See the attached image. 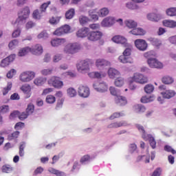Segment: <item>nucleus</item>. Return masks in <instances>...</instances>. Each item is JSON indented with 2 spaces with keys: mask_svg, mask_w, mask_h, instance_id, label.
I'll use <instances>...</instances> for the list:
<instances>
[{
  "mask_svg": "<svg viewBox=\"0 0 176 176\" xmlns=\"http://www.w3.org/2000/svg\"><path fill=\"white\" fill-rule=\"evenodd\" d=\"M29 52H31V47H25L23 48L22 50H20L19 52V56L20 57H23V56H25Z\"/></svg>",
  "mask_w": 176,
  "mask_h": 176,
  "instance_id": "nucleus-40",
  "label": "nucleus"
},
{
  "mask_svg": "<svg viewBox=\"0 0 176 176\" xmlns=\"http://www.w3.org/2000/svg\"><path fill=\"white\" fill-rule=\"evenodd\" d=\"M76 68L80 74H87L90 71V60L89 59H85L80 60L76 64Z\"/></svg>",
  "mask_w": 176,
  "mask_h": 176,
  "instance_id": "nucleus-5",
  "label": "nucleus"
},
{
  "mask_svg": "<svg viewBox=\"0 0 176 176\" xmlns=\"http://www.w3.org/2000/svg\"><path fill=\"white\" fill-rule=\"evenodd\" d=\"M134 109L138 113H142V112H145V111H146V108H145L142 104H135L134 106Z\"/></svg>",
  "mask_w": 176,
  "mask_h": 176,
  "instance_id": "nucleus-35",
  "label": "nucleus"
},
{
  "mask_svg": "<svg viewBox=\"0 0 176 176\" xmlns=\"http://www.w3.org/2000/svg\"><path fill=\"white\" fill-rule=\"evenodd\" d=\"M34 83L36 85V86H42V85H45V83H46V78L38 77L34 79Z\"/></svg>",
  "mask_w": 176,
  "mask_h": 176,
  "instance_id": "nucleus-31",
  "label": "nucleus"
},
{
  "mask_svg": "<svg viewBox=\"0 0 176 176\" xmlns=\"http://www.w3.org/2000/svg\"><path fill=\"white\" fill-rule=\"evenodd\" d=\"M102 36V33L99 31H92L89 32L88 34V40L91 41L92 42H96V41H99V39H101Z\"/></svg>",
  "mask_w": 176,
  "mask_h": 176,
  "instance_id": "nucleus-13",
  "label": "nucleus"
},
{
  "mask_svg": "<svg viewBox=\"0 0 176 176\" xmlns=\"http://www.w3.org/2000/svg\"><path fill=\"white\" fill-rule=\"evenodd\" d=\"M98 14L100 17H105L109 14V10L107 8H103L99 10Z\"/></svg>",
  "mask_w": 176,
  "mask_h": 176,
  "instance_id": "nucleus-36",
  "label": "nucleus"
},
{
  "mask_svg": "<svg viewBox=\"0 0 176 176\" xmlns=\"http://www.w3.org/2000/svg\"><path fill=\"white\" fill-rule=\"evenodd\" d=\"M65 42H67L65 38H54L51 40V45L52 47H58V46H63Z\"/></svg>",
  "mask_w": 176,
  "mask_h": 176,
  "instance_id": "nucleus-19",
  "label": "nucleus"
},
{
  "mask_svg": "<svg viewBox=\"0 0 176 176\" xmlns=\"http://www.w3.org/2000/svg\"><path fill=\"white\" fill-rule=\"evenodd\" d=\"M37 38L38 39H47L49 38V34L44 30L38 34Z\"/></svg>",
  "mask_w": 176,
  "mask_h": 176,
  "instance_id": "nucleus-50",
  "label": "nucleus"
},
{
  "mask_svg": "<svg viewBox=\"0 0 176 176\" xmlns=\"http://www.w3.org/2000/svg\"><path fill=\"white\" fill-rule=\"evenodd\" d=\"M93 87L98 93H105V91H108V85L104 82H95Z\"/></svg>",
  "mask_w": 176,
  "mask_h": 176,
  "instance_id": "nucleus-8",
  "label": "nucleus"
},
{
  "mask_svg": "<svg viewBox=\"0 0 176 176\" xmlns=\"http://www.w3.org/2000/svg\"><path fill=\"white\" fill-rule=\"evenodd\" d=\"M95 10H90L89 12V17H91V19H92V20H94V21H97V20H98V15H97L96 14H94Z\"/></svg>",
  "mask_w": 176,
  "mask_h": 176,
  "instance_id": "nucleus-57",
  "label": "nucleus"
},
{
  "mask_svg": "<svg viewBox=\"0 0 176 176\" xmlns=\"http://www.w3.org/2000/svg\"><path fill=\"white\" fill-rule=\"evenodd\" d=\"M92 160H94V157L87 155H84L80 159V163L81 164H87L88 163H90V162H92Z\"/></svg>",
  "mask_w": 176,
  "mask_h": 176,
  "instance_id": "nucleus-27",
  "label": "nucleus"
},
{
  "mask_svg": "<svg viewBox=\"0 0 176 176\" xmlns=\"http://www.w3.org/2000/svg\"><path fill=\"white\" fill-rule=\"evenodd\" d=\"M90 32V29L89 28H82L78 30L76 32V36L78 38H89V34Z\"/></svg>",
  "mask_w": 176,
  "mask_h": 176,
  "instance_id": "nucleus-18",
  "label": "nucleus"
},
{
  "mask_svg": "<svg viewBox=\"0 0 176 176\" xmlns=\"http://www.w3.org/2000/svg\"><path fill=\"white\" fill-rule=\"evenodd\" d=\"M48 171L49 173H51V174H54L56 176H65V173L64 172L54 169V168H50Z\"/></svg>",
  "mask_w": 176,
  "mask_h": 176,
  "instance_id": "nucleus-32",
  "label": "nucleus"
},
{
  "mask_svg": "<svg viewBox=\"0 0 176 176\" xmlns=\"http://www.w3.org/2000/svg\"><path fill=\"white\" fill-rule=\"evenodd\" d=\"M162 175L161 168H157L153 173L151 176H160Z\"/></svg>",
  "mask_w": 176,
  "mask_h": 176,
  "instance_id": "nucleus-63",
  "label": "nucleus"
},
{
  "mask_svg": "<svg viewBox=\"0 0 176 176\" xmlns=\"http://www.w3.org/2000/svg\"><path fill=\"white\" fill-rule=\"evenodd\" d=\"M71 31V26L68 25H65L58 29H56L54 32V35H56L57 36H61V35H64V34H68Z\"/></svg>",
  "mask_w": 176,
  "mask_h": 176,
  "instance_id": "nucleus-11",
  "label": "nucleus"
},
{
  "mask_svg": "<svg viewBox=\"0 0 176 176\" xmlns=\"http://www.w3.org/2000/svg\"><path fill=\"white\" fill-rule=\"evenodd\" d=\"M129 89L131 90H135V89H137V86L134 82L136 83H140V85H144L145 83H148V78L140 73H136L134 74L133 78H129Z\"/></svg>",
  "mask_w": 176,
  "mask_h": 176,
  "instance_id": "nucleus-2",
  "label": "nucleus"
},
{
  "mask_svg": "<svg viewBox=\"0 0 176 176\" xmlns=\"http://www.w3.org/2000/svg\"><path fill=\"white\" fill-rule=\"evenodd\" d=\"M41 74L44 76H47V75H52V73L53 72V69H43L41 70Z\"/></svg>",
  "mask_w": 176,
  "mask_h": 176,
  "instance_id": "nucleus-54",
  "label": "nucleus"
},
{
  "mask_svg": "<svg viewBox=\"0 0 176 176\" xmlns=\"http://www.w3.org/2000/svg\"><path fill=\"white\" fill-rule=\"evenodd\" d=\"M125 25L128 27V28H133V30L130 31V34L133 35H145V30L141 28L137 27V22L133 20H126L124 22Z\"/></svg>",
  "mask_w": 176,
  "mask_h": 176,
  "instance_id": "nucleus-4",
  "label": "nucleus"
},
{
  "mask_svg": "<svg viewBox=\"0 0 176 176\" xmlns=\"http://www.w3.org/2000/svg\"><path fill=\"white\" fill-rule=\"evenodd\" d=\"M115 101L118 104V105H120L121 107H123L126 105V104H127V100L126 99V98L120 95L116 97Z\"/></svg>",
  "mask_w": 176,
  "mask_h": 176,
  "instance_id": "nucleus-26",
  "label": "nucleus"
},
{
  "mask_svg": "<svg viewBox=\"0 0 176 176\" xmlns=\"http://www.w3.org/2000/svg\"><path fill=\"white\" fill-rule=\"evenodd\" d=\"M147 19L148 20H150V21L157 22L159 20H161L162 15L159 13L152 12L147 15Z\"/></svg>",
  "mask_w": 176,
  "mask_h": 176,
  "instance_id": "nucleus-23",
  "label": "nucleus"
},
{
  "mask_svg": "<svg viewBox=\"0 0 176 176\" xmlns=\"http://www.w3.org/2000/svg\"><path fill=\"white\" fill-rule=\"evenodd\" d=\"M155 97L153 96H143L140 101L143 104H146L148 102H152V101H154Z\"/></svg>",
  "mask_w": 176,
  "mask_h": 176,
  "instance_id": "nucleus-39",
  "label": "nucleus"
},
{
  "mask_svg": "<svg viewBox=\"0 0 176 176\" xmlns=\"http://www.w3.org/2000/svg\"><path fill=\"white\" fill-rule=\"evenodd\" d=\"M123 85H124V79L122 77L117 78L115 80V85L117 86V87H121Z\"/></svg>",
  "mask_w": 176,
  "mask_h": 176,
  "instance_id": "nucleus-47",
  "label": "nucleus"
},
{
  "mask_svg": "<svg viewBox=\"0 0 176 176\" xmlns=\"http://www.w3.org/2000/svg\"><path fill=\"white\" fill-rule=\"evenodd\" d=\"M79 21L81 25H85V24L89 21V18L87 16H80L79 18Z\"/></svg>",
  "mask_w": 176,
  "mask_h": 176,
  "instance_id": "nucleus-58",
  "label": "nucleus"
},
{
  "mask_svg": "<svg viewBox=\"0 0 176 176\" xmlns=\"http://www.w3.org/2000/svg\"><path fill=\"white\" fill-rule=\"evenodd\" d=\"M32 16L33 19H34L35 20H41L42 16H43V12H42L39 10H35L33 12Z\"/></svg>",
  "mask_w": 176,
  "mask_h": 176,
  "instance_id": "nucleus-34",
  "label": "nucleus"
},
{
  "mask_svg": "<svg viewBox=\"0 0 176 176\" xmlns=\"http://www.w3.org/2000/svg\"><path fill=\"white\" fill-rule=\"evenodd\" d=\"M135 126L140 131V133H141L142 138H143L144 141L149 142L150 146H151L152 149H156V140H155V138H153L151 134L146 133V132H145V129H144V126L141 124H136Z\"/></svg>",
  "mask_w": 176,
  "mask_h": 176,
  "instance_id": "nucleus-3",
  "label": "nucleus"
},
{
  "mask_svg": "<svg viewBox=\"0 0 176 176\" xmlns=\"http://www.w3.org/2000/svg\"><path fill=\"white\" fill-rule=\"evenodd\" d=\"M19 46V40L14 39L12 41H10L8 44L9 49L10 50H13V49H16Z\"/></svg>",
  "mask_w": 176,
  "mask_h": 176,
  "instance_id": "nucleus-41",
  "label": "nucleus"
},
{
  "mask_svg": "<svg viewBox=\"0 0 176 176\" xmlns=\"http://www.w3.org/2000/svg\"><path fill=\"white\" fill-rule=\"evenodd\" d=\"M51 80L52 82V85L56 89H61L63 86H64V83L63 81L60 80V78L58 77H52L51 78Z\"/></svg>",
  "mask_w": 176,
  "mask_h": 176,
  "instance_id": "nucleus-22",
  "label": "nucleus"
},
{
  "mask_svg": "<svg viewBox=\"0 0 176 176\" xmlns=\"http://www.w3.org/2000/svg\"><path fill=\"white\" fill-rule=\"evenodd\" d=\"M153 90H155V87L151 84H148L144 87V91L147 94H151V93H153Z\"/></svg>",
  "mask_w": 176,
  "mask_h": 176,
  "instance_id": "nucleus-44",
  "label": "nucleus"
},
{
  "mask_svg": "<svg viewBox=\"0 0 176 176\" xmlns=\"http://www.w3.org/2000/svg\"><path fill=\"white\" fill-rule=\"evenodd\" d=\"M135 45L137 49L140 50L141 52H145L148 48V44L145 40L142 39H137L135 41Z\"/></svg>",
  "mask_w": 176,
  "mask_h": 176,
  "instance_id": "nucleus-14",
  "label": "nucleus"
},
{
  "mask_svg": "<svg viewBox=\"0 0 176 176\" xmlns=\"http://www.w3.org/2000/svg\"><path fill=\"white\" fill-rule=\"evenodd\" d=\"M126 114L124 113V112L121 111V112H116L113 113L111 116H110V119L111 120H113V119H116L118 118H122L123 116H124Z\"/></svg>",
  "mask_w": 176,
  "mask_h": 176,
  "instance_id": "nucleus-45",
  "label": "nucleus"
},
{
  "mask_svg": "<svg viewBox=\"0 0 176 176\" xmlns=\"http://www.w3.org/2000/svg\"><path fill=\"white\" fill-rule=\"evenodd\" d=\"M75 16V9L71 8L65 13V17L68 20H71Z\"/></svg>",
  "mask_w": 176,
  "mask_h": 176,
  "instance_id": "nucleus-42",
  "label": "nucleus"
},
{
  "mask_svg": "<svg viewBox=\"0 0 176 176\" xmlns=\"http://www.w3.org/2000/svg\"><path fill=\"white\" fill-rule=\"evenodd\" d=\"M129 123L126 121L122 120L119 122H112L107 126L108 129H119V127H127Z\"/></svg>",
  "mask_w": 176,
  "mask_h": 176,
  "instance_id": "nucleus-16",
  "label": "nucleus"
},
{
  "mask_svg": "<svg viewBox=\"0 0 176 176\" xmlns=\"http://www.w3.org/2000/svg\"><path fill=\"white\" fill-rule=\"evenodd\" d=\"M96 65L99 69H104L105 67L111 66V62L104 58H99L96 60Z\"/></svg>",
  "mask_w": 176,
  "mask_h": 176,
  "instance_id": "nucleus-15",
  "label": "nucleus"
},
{
  "mask_svg": "<svg viewBox=\"0 0 176 176\" xmlns=\"http://www.w3.org/2000/svg\"><path fill=\"white\" fill-rule=\"evenodd\" d=\"M67 94L69 97H75L76 96V90L71 87L67 89Z\"/></svg>",
  "mask_w": 176,
  "mask_h": 176,
  "instance_id": "nucleus-56",
  "label": "nucleus"
},
{
  "mask_svg": "<svg viewBox=\"0 0 176 176\" xmlns=\"http://www.w3.org/2000/svg\"><path fill=\"white\" fill-rule=\"evenodd\" d=\"M14 58H16V54L10 55L1 60L0 67H2L3 68L8 67L10 63H13V61H14Z\"/></svg>",
  "mask_w": 176,
  "mask_h": 176,
  "instance_id": "nucleus-17",
  "label": "nucleus"
},
{
  "mask_svg": "<svg viewBox=\"0 0 176 176\" xmlns=\"http://www.w3.org/2000/svg\"><path fill=\"white\" fill-rule=\"evenodd\" d=\"M161 94L162 95V97L164 98L170 99V98H173V97H174V96H175V91L168 89L164 92H162Z\"/></svg>",
  "mask_w": 176,
  "mask_h": 176,
  "instance_id": "nucleus-25",
  "label": "nucleus"
},
{
  "mask_svg": "<svg viewBox=\"0 0 176 176\" xmlns=\"http://www.w3.org/2000/svg\"><path fill=\"white\" fill-rule=\"evenodd\" d=\"M78 50H80V45L78 43H74L65 45L63 52L66 54H75Z\"/></svg>",
  "mask_w": 176,
  "mask_h": 176,
  "instance_id": "nucleus-6",
  "label": "nucleus"
},
{
  "mask_svg": "<svg viewBox=\"0 0 176 176\" xmlns=\"http://www.w3.org/2000/svg\"><path fill=\"white\" fill-rule=\"evenodd\" d=\"M11 89H12V82H8L7 85V87L3 88V96H6V94L9 93V91H10Z\"/></svg>",
  "mask_w": 176,
  "mask_h": 176,
  "instance_id": "nucleus-55",
  "label": "nucleus"
},
{
  "mask_svg": "<svg viewBox=\"0 0 176 176\" xmlns=\"http://www.w3.org/2000/svg\"><path fill=\"white\" fill-rule=\"evenodd\" d=\"M148 41L153 46H155L156 47H160V45H162V41L158 38H148Z\"/></svg>",
  "mask_w": 176,
  "mask_h": 176,
  "instance_id": "nucleus-37",
  "label": "nucleus"
},
{
  "mask_svg": "<svg viewBox=\"0 0 176 176\" xmlns=\"http://www.w3.org/2000/svg\"><path fill=\"white\" fill-rule=\"evenodd\" d=\"M19 135H20V132L19 131H16L11 134H9L8 137V140L12 141L13 140H16L19 138Z\"/></svg>",
  "mask_w": 176,
  "mask_h": 176,
  "instance_id": "nucleus-43",
  "label": "nucleus"
},
{
  "mask_svg": "<svg viewBox=\"0 0 176 176\" xmlns=\"http://www.w3.org/2000/svg\"><path fill=\"white\" fill-rule=\"evenodd\" d=\"M34 78H35V72L28 71L23 72L20 75L19 79L21 82H30Z\"/></svg>",
  "mask_w": 176,
  "mask_h": 176,
  "instance_id": "nucleus-9",
  "label": "nucleus"
},
{
  "mask_svg": "<svg viewBox=\"0 0 176 176\" xmlns=\"http://www.w3.org/2000/svg\"><path fill=\"white\" fill-rule=\"evenodd\" d=\"M46 102L47 104H54L56 102V97L52 95H48L46 97Z\"/></svg>",
  "mask_w": 176,
  "mask_h": 176,
  "instance_id": "nucleus-51",
  "label": "nucleus"
},
{
  "mask_svg": "<svg viewBox=\"0 0 176 176\" xmlns=\"http://www.w3.org/2000/svg\"><path fill=\"white\" fill-rule=\"evenodd\" d=\"M30 49V53H32V54H35L36 56H39L43 53V47L39 44L33 46Z\"/></svg>",
  "mask_w": 176,
  "mask_h": 176,
  "instance_id": "nucleus-21",
  "label": "nucleus"
},
{
  "mask_svg": "<svg viewBox=\"0 0 176 176\" xmlns=\"http://www.w3.org/2000/svg\"><path fill=\"white\" fill-rule=\"evenodd\" d=\"M35 109V107L32 103L29 104L28 105V107L26 109V113L28 115H32L34 113V111Z\"/></svg>",
  "mask_w": 176,
  "mask_h": 176,
  "instance_id": "nucleus-52",
  "label": "nucleus"
},
{
  "mask_svg": "<svg viewBox=\"0 0 176 176\" xmlns=\"http://www.w3.org/2000/svg\"><path fill=\"white\" fill-rule=\"evenodd\" d=\"M162 82L165 85H171V83H173V82H174V79L168 76H166L162 78Z\"/></svg>",
  "mask_w": 176,
  "mask_h": 176,
  "instance_id": "nucleus-46",
  "label": "nucleus"
},
{
  "mask_svg": "<svg viewBox=\"0 0 176 176\" xmlns=\"http://www.w3.org/2000/svg\"><path fill=\"white\" fill-rule=\"evenodd\" d=\"M166 13L167 16H170V17H174L176 16V7H172L166 9Z\"/></svg>",
  "mask_w": 176,
  "mask_h": 176,
  "instance_id": "nucleus-33",
  "label": "nucleus"
},
{
  "mask_svg": "<svg viewBox=\"0 0 176 176\" xmlns=\"http://www.w3.org/2000/svg\"><path fill=\"white\" fill-rule=\"evenodd\" d=\"M109 91L111 94L115 97H119L120 96V90L115 88V87H110Z\"/></svg>",
  "mask_w": 176,
  "mask_h": 176,
  "instance_id": "nucleus-38",
  "label": "nucleus"
},
{
  "mask_svg": "<svg viewBox=\"0 0 176 176\" xmlns=\"http://www.w3.org/2000/svg\"><path fill=\"white\" fill-rule=\"evenodd\" d=\"M163 25H164V27H168L169 28H175L176 21L171 20H164L163 21Z\"/></svg>",
  "mask_w": 176,
  "mask_h": 176,
  "instance_id": "nucleus-30",
  "label": "nucleus"
},
{
  "mask_svg": "<svg viewBox=\"0 0 176 176\" xmlns=\"http://www.w3.org/2000/svg\"><path fill=\"white\" fill-rule=\"evenodd\" d=\"M113 42L115 43H120L121 45H123L125 47L129 46V44L127 43V39L122 36H115L112 38Z\"/></svg>",
  "mask_w": 176,
  "mask_h": 176,
  "instance_id": "nucleus-20",
  "label": "nucleus"
},
{
  "mask_svg": "<svg viewBox=\"0 0 176 176\" xmlns=\"http://www.w3.org/2000/svg\"><path fill=\"white\" fill-rule=\"evenodd\" d=\"M64 104V99H60L57 101L56 106L55 107V109L56 111H58V109H61L63 108V104Z\"/></svg>",
  "mask_w": 176,
  "mask_h": 176,
  "instance_id": "nucleus-59",
  "label": "nucleus"
},
{
  "mask_svg": "<svg viewBox=\"0 0 176 176\" xmlns=\"http://www.w3.org/2000/svg\"><path fill=\"white\" fill-rule=\"evenodd\" d=\"M115 23H116V18L114 16H107L102 20L101 25L102 27L109 28L110 27H112Z\"/></svg>",
  "mask_w": 176,
  "mask_h": 176,
  "instance_id": "nucleus-12",
  "label": "nucleus"
},
{
  "mask_svg": "<svg viewBox=\"0 0 176 176\" xmlns=\"http://www.w3.org/2000/svg\"><path fill=\"white\" fill-rule=\"evenodd\" d=\"M51 2L50 1L43 3L41 7H40V12H41V13L44 14L46 12V9H47V8L49 7V5H50Z\"/></svg>",
  "mask_w": 176,
  "mask_h": 176,
  "instance_id": "nucleus-48",
  "label": "nucleus"
},
{
  "mask_svg": "<svg viewBox=\"0 0 176 176\" xmlns=\"http://www.w3.org/2000/svg\"><path fill=\"white\" fill-rule=\"evenodd\" d=\"M30 16V8L25 7L19 13V17L15 22V25L23 24V21Z\"/></svg>",
  "mask_w": 176,
  "mask_h": 176,
  "instance_id": "nucleus-7",
  "label": "nucleus"
},
{
  "mask_svg": "<svg viewBox=\"0 0 176 176\" xmlns=\"http://www.w3.org/2000/svg\"><path fill=\"white\" fill-rule=\"evenodd\" d=\"M108 75L111 79H113L115 78H118V76L120 75V72H119L116 69L111 67L108 70Z\"/></svg>",
  "mask_w": 176,
  "mask_h": 176,
  "instance_id": "nucleus-24",
  "label": "nucleus"
},
{
  "mask_svg": "<svg viewBox=\"0 0 176 176\" xmlns=\"http://www.w3.org/2000/svg\"><path fill=\"white\" fill-rule=\"evenodd\" d=\"M144 56L146 58H148L147 63L150 68H163V63L157 60L155 58H153L156 56V52H155V51L152 50L146 52Z\"/></svg>",
  "mask_w": 176,
  "mask_h": 176,
  "instance_id": "nucleus-1",
  "label": "nucleus"
},
{
  "mask_svg": "<svg viewBox=\"0 0 176 176\" xmlns=\"http://www.w3.org/2000/svg\"><path fill=\"white\" fill-rule=\"evenodd\" d=\"M21 90H22L25 94H30V93H31V87L28 85H25L21 87Z\"/></svg>",
  "mask_w": 176,
  "mask_h": 176,
  "instance_id": "nucleus-49",
  "label": "nucleus"
},
{
  "mask_svg": "<svg viewBox=\"0 0 176 176\" xmlns=\"http://www.w3.org/2000/svg\"><path fill=\"white\" fill-rule=\"evenodd\" d=\"M78 93L80 97L87 98L90 96V89L86 85H80L78 87Z\"/></svg>",
  "mask_w": 176,
  "mask_h": 176,
  "instance_id": "nucleus-10",
  "label": "nucleus"
},
{
  "mask_svg": "<svg viewBox=\"0 0 176 176\" xmlns=\"http://www.w3.org/2000/svg\"><path fill=\"white\" fill-rule=\"evenodd\" d=\"M9 112V106L3 105L0 107V113H7Z\"/></svg>",
  "mask_w": 176,
  "mask_h": 176,
  "instance_id": "nucleus-61",
  "label": "nucleus"
},
{
  "mask_svg": "<svg viewBox=\"0 0 176 176\" xmlns=\"http://www.w3.org/2000/svg\"><path fill=\"white\" fill-rule=\"evenodd\" d=\"M129 152L131 155H137L138 153V148L137 147V144L135 143H131L129 146Z\"/></svg>",
  "mask_w": 176,
  "mask_h": 176,
  "instance_id": "nucleus-29",
  "label": "nucleus"
},
{
  "mask_svg": "<svg viewBox=\"0 0 176 176\" xmlns=\"http://www.w3.org/2000/svg\"><path fill=\"white\" fill-rule=\"evenodd\" d=\"M88 76H89V78H97L98 79H100V78H101V73L98 72H90L88 74Z\"/></svg>",
  "mask_w": 176,
  "mask_h": 176,
  "instance_id": "nucleus-53",
  "label": "nucleus"
},
{
  "mask_svg": "<svg viewBox=\"0 0 176 176\" xmlns=\"http://www.w3.org/2000/svg\"><path fill=\"white\" fill-rule=\"evenodd\" d=\"M118 60L120 63H122V64H127V63L131 64V63H133V60L131 59V58L127 57L125 55L120 56Z\"/></svg>",
  "mask_w": 176,
  "mask_h": 176,
  "instance_id": "nucleus-28",
  "label": "nucleus"
},
{
  "mask_svg": "<svg viewBox=\"0 0 176 176\" xmlns=\"http://www.w3.org/2000/svg\"><path fill=\"white\" fill-rule=\"evenodd\" d=\"M126 8H128V9H131L132 10H134L135 9L138 8V6H137V4H135V3H126Z\"/></svg>",
  "mask_w": 176,
  "mask_h": 176,
  "instance_id": "nucleus-60",
  "label": "nucleus"
},
{
  "mask_svg": "<svg viewBox=\"0 0 176 176\" xmlns=\"http://www.w3.org/2000/svg\"><path fill=\"white\" fill-rule=\"evenodd\" d=\"M12 167H10L9 165H4L2 167V171L3 173H9L12 171Z\"/></svg>",
  "mask_w": 176,
  "mask_h": 176,
  "instance_id": "nucleus-62",
  "label": "nucleus"
},
{
  "mask_svg": "<svg viewBox=\"0 0 176 176\" xmlns=\"http://www.w3.org/2000/svg\"><path fill=\"white\" fill-rule=\"evenodd\" d=\"M168 41L170 42V43H171V45H174L175 46H176V35L169 37Z\"/></svg>",
  "mask_w": 176,
  "mask_h": 176,
  "instance_id": "nucleus-64",
  "label": "nucleus"
}]
</instances>
